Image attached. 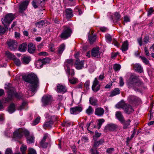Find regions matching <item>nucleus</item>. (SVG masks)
Here are the masks:
<instances>
[{"label":"nucleus","instance_id":"f257e3e1","mask_svg":"<svg viewBox=\"0 0 154 154\" xmlns=\"http://www.w3.org/2000/svg\"><path fill=\"white\" fill-rule=\"evenodd\" d=\"M24 80L26 82V85L28 89L31 92V96L34 95L33 93L36 91L39 87V79L37 76L34 73H31L23 76Z\"/></svg>","mask_w":154,"mask_h":154},{"label":"nucleus","instance_id":"f03ea898","mask_svg":"<svg viewBox=\"0 0 154 154\" xmlns=\"http://www.w3.org/2000/svg\"><path fill=\"white\" fill-rule=\"evenodd\" d=\"M128 85L133 87L135 91L138 90V88H136V86L140 87L143 85V83L139 78V76L135 74H131L127 82Z\"/></svg>","mask_w":154,"mask_h":154},{"label":"nucleus","instance_id":"7ed1b4c3","mask_svg":"<svg viewBox=\"0 0 154 154\" xmlns=\"http://www.w3.org/2000/svg\"><path fill=\"white\" fill-rule=\"evenodd\" d=\"M117 108H122L125 112L128 114H131L132 113L134 110L132 107L128 104L125 103L123 101H121L118 103L116 106Z\"/></svg>","mask_w":154,"mask_h":154},{"label":"nucleus","instance_id":"20e7f679","mask_svg":"<svg viewBox=\"0 0 154 154\" xmlns=\"http://www.w3.org/2000/svg\"><path fill=\"white\" fill-rule=\"evenodd\" d=\"M51 140L48 137V133H46L44 134L42 139L40 142V146L43 148H47L50 145Z\"/></svg>","mask_w":154,"mask_h":154},{"label":"nucleus","instance_id":"39448f33","mask_svg":"<svg viewBox=\"0 0 154 154\" xmlns=\"http://www.w3.org/2000/svg\"><path fill=\"white\" fill-rule=\"evenodd\" d=\"M14 15L11 13L6 15L5 17L2 18V22L6 28H8L9 25L14 18Z\"/></svg>","mask_w":154,"mask_h":154},{"label":"nucleus","instance_id":"423d86ee","mask_svg":"<svg viewBox=\"0 0 154 154\" xmlns=\"http://www.w3.org/2000/svg\"><path fill=\"white\" fill-rule=\"evenodd\" d=\"M53 101L52 96L48 94L44 95L42 99V106H45L51 105Z\"/></svg>","mask_w":154,"mask_h":154},{"label":"nucleus","instance_id":"0eeeda50","mask_svg":"<svg viewBox=\"0 0 154 154\" xmlns=\"http://www.w3.org/2000/svg\"><path fill=\"white\" fill-rule=\"evenodd\" d=\"M72 32V31L69 27L65 26V28L60 35V37L63 39H66L70 36Z\"/></svg>","mask_w":154,"mask_h":154},{"label":"nucleus","instance_id":"6e6552de","mask_svg":"<svg viewBox=\"0 0 154 154\" xmlns=\"http://www.w3.org/2000/svg\"><path fill=\"white\" fill-rule=\"evenodd\" d=\"M82 107L79 105L70 108V112L71 114L76 115L79 114L82 110Z\"/></svg>","mask_w":154,"mask_h":154},{"label":"nucleus","instance_id":"1a4fd4ad","mask_svg":"<svg viewBox=\"0 0 154 154\" xmlns=\"http://www.w3.org/2000/svg\"><path fill=\"white\" fill-rule=\"evenodd\" d=\"M100 85L97 78H95L93 82L92 89L94 92H97L100 89Z\"/></svg>","mask_w":154,"mask_h":154},{"label":"nucleus","instance_id":"9d476101","mask_svg":"<svg viewBox=\"0 0 154 154\" xmlns=\"http://www.w3.org/2000/svg\"><path fill=\"white\" fill-rule=\"evenodd\" d=\"M14 93V88L12 87L9 88L8 91V97L7 98H5V103H7L11 101L12 99Z\"/></svg>","mask_w":154,"mask_h":154},{"label":"nucleus","instance_id":"9b49d317","mask_svg":"<svg viewBox=\"0 0 154 154\" xmlns=\"http://www.w3.org/2000/svg\"><path fill=\"white\" fill-rule=\"evenodd\" d=\"M9 48L11 50H14L17 48V43L15 40L10 39L7 42Z\"/></svg>","mask_w":154,"mask_h":154},{"label":"nucleus","instance_id":"f8f14e48","mask_svg":"<svg viewBox=\"0 0 154 154\" xmlns=\"http://www.w3.org/2000/svg\"><path fill=\"white\" fill-rule=\"evenodd\" d=\"M128 100L129 103L132 104L139 103L140 101V100L138 97L133 95L129 96Z\"/></svg>","mask_w":154,"mask_h":154},{"label":"nucleus","instance_id":"ddd939ff","mask_svg":"<svg viewBox=\"0 0 154 154\" xmlns=\"http://www.w3.org/2000/svg\"><path fill=\"white\" fill-rule=\"evenodd\" d=\"M99 50L100 49L99 47L93 48L91 52L92 57L97 58L99 57L101 53Z\"/></svg>","mask_w":154,"mask_h":154},{"label":"nucleus","instance_id":"4468645a","mask_svg":"<svg viewBox=\"0 0 154 154\" xmlns=\"http://www.w3.org/2000/svg\"><path fill=\"white\" fill-rule=\"evenodd\" d=\"M118 126L117 125L111 123L107 125L105 127V129L106 130L114 131L116 130Z\"/></svg>","mask_w":154,"mask_h":154},{"label":"nucleus","instance_id":"2eb2a0df","mask_svg":"<svg viewBox=\"0 0 154 154\" xmlns=\"http://www.w3.org/2000/svg\"><path fill=\"white\" fill-rule=\"evenodd\" d=\"M56 91L58 92L65 93L67 91L66 86L61 84H58L57 87Z\"/></svg>","mask_w":154,"mask_h":154},{"label":"nucleus","instance_id":"dca6fc26","mask_svg":"<svg viewBox=\"0 0 154 154\" xmlns=\"http://www.w3.org/2000/svg\"><path fill=\"white\" fill-rule=\"evenodd\" d=\"M83 61H80L77 59L75 63V67L77 69H80L83 67Z\"/></svg>","mask_w":154,"mask_h":154},{"label":"nucleus","instance_id":"f3484780","mask_svg":"<svg viewBox=\"0 0 154 154\" xmlns=\"http://www.w3.org/2000/svg\"><path fill=\"white\" fill-rule=\"evenodd\" d=\"M104 112V109L101 107H98L95 109L94 114L98 116H102Z\"/></svg>","mask_w":154,"mask_h":154},{"label":"nucleus","instance_id":"a211bd4d","mask_svg":"<svg viewBox=\"0 0 154 154\" xmlns=\"http://www.w3.org/2000/svg\"><path fill=\"white\" fill-rule=\"evenodd\" d=\"M116 116L117 119L121 122L123 123L124 121V117L122 113L120 111H117L116 113Z\"/></svg>","mask_w":154,"mask_h":154},{"label":"nucleus","instance_id":"6ab92c4d","mask_svg":"<svg viewBox=\"0 0 154 154\" xmlns=\"http://www.w3.org/2000/svg\"><path fill=\"white\" fill-rule=\"evenodd\" d=\"M21 128L16 130L14 133L13 136L14 138H20L22 137V132H20Z\"/></svg>","mask_w":154,"mask_h":154},{"label":"nucleus","instance_id":"aec40b11","mask_svg":"<svg viewBox=\"0 0 154 154\" xmlns=\"http://www.w3.org/2000/svg\"><path fill=\"white\" fill-rule=\"evenodd\" d=\"M29 3L28 0H26L21 3L20 6V9L21 11L25 10L27 8V6Z\"/></svg>","mask_w":154,"mask_h":154},{"label":"nucleus","instance_id":"412c9836","mask_svg":"<svg viewBox=\"0 0 154 154\" xmlns=\"http://www.w3.org/2000/svg\"><path fill=\"white\" fill-rule=\"evenodd\" d=\"M35 50V46L32 43H29L28 47V51L30 53L32 54Z\"/></svg>","mask_w":154,"mask_h":154},{"label":"nucleus","instance_id":"4be33fe9","mask_svg":"<svg viewBox=\"0 0 154 154\" xmlns=\"http://www.w3.org/2000/svg\"><path fill=\"white\" fill-rule=\"evenodd\" d=\"M134 70L140 73H141L143 72V69L141 66L137 63L134 64L133 66Z\"/></svg>","mask_w":154,"mask_h":154},{"label":"nucleus","instance_id":"5701e85b","mask_svg":"<svg viewBox=\"0 0 154 154\" xmlns=\"http://www.w3.org/2000/svg\"><path fill=\"white\" fill-rule=\"evenodd\" d=\"M27 49V44L25 43H24L20 45L19 47V50L21 52L26 51Z\"/></svg>","mask_w":154,"mask_h":154},{"label":"nucleus","instance_id":"b1692460","mask_svg":"<svg viewBox=\"0 0 154 154\" xmlns=\"http://www.w3.org/2000/svg\"><path fill=\"white\" fill-rule=\"evenodd\" d=\"M65 12L66 16L67 18H69L73 16L72 11L71 8L66 9Z\"/></svg>","mask_w":154,"mask_h":154},{"label":"nucleus","instance_id":"393cba45","mask_svg":"<svg viewBox=\"0 0 154 154\" xmlns=\"http://www.w3.org/2000/svg\"><path fill=\"white\" fill-rule=\"evenodd\" d=\"M90 104L93 106H96L97 104V100L94 97H90L89 98Z\"/></svg>","mask_w":154,"mask_h":154},{"label":"nucleus","instance_id":"a878e982","mask_svg":"<svg viewBox=\"0 0 154 154\" xmlns=\"http://www.w3.org/2000/svg\"><path fill=\"white\" fill-rule=\"evenodd\" d=\"M120 93L119 89L118 88H116L112 91L110 92L109 97H113L119 94Z\"/></svg>","mask_w":154,"mask_h":154},{"label":"nucleus","instance_id":"bb28decb","mask_svg":"<svg viewBox=\"0 0 154 154\" xmlns=\"http://www.w3.org/2000/svg\"><path fill=\"white\" fill-rule=\"evenodd\" d=\"M104 142V140L103 138L101 139L98 141H96L94 142V147L95 148H97L99 145L102 144Z\"/></svg>","mask_w":154,"mask_h":154},{"label":"nucleus","instance_id":"cd10ccee","mask_svg":"<svg viewBox=\"0 0 154 154\" xmlns=\"http://www.w3.org/2000/svg\"><path fill=\"white\" fill-rule=\"evenodd\" d=\"M128 44L127 41H125L123 43L121 49L122 51H126L128 49Z\"/></svg>","mask_w":154,"mask_h":154},{"label":"nucleus","instance_id":"c85d7f7f","mask_svg":"<svg viewBox=\"0 0 154 154\" xmlns=\"http://www.w3.org/2000/svg\"><path fill=\"white\" fill-rule=\"evenodd\" d=\"M15 110V105L14 103H12L10 104L8 107V111L10 113L14 112Z\"/></svg>","mask_w":154,"mask_h":154},{"label":"nucleus","instance_id":"c756f323","mask_svg":"<svg viewBox=\"0 0 154 154\" xmlns=\"http://www.w3.org/2000/svg\"><path fill=\"white\" fill-rule=\"evenodd\" d=\"M131 122V121L130 119H128L126 121L124 120L123 122L121 123L123 125V128L124 129H126L130 125Z\"/></svg>","mask_w":154,"mask_h":154},{"label":"nucleus","instance_id":"7c9ffc66","mask_svg":"<svg viewBox=\"0 0 154 154\" xmlns=\"http://www.w3.org/2000/svg\"><path fill=\"white\" fill-rule=\"evenodd\" d=\"M5 54L8 58L10 59L13 60L16 57L14 55L12 54L8 51H6Z\"/></svg>","mask_w":154,"mask_h":154},{"label":"nucleus","instance_id":"2f4dec72","mask_svg":"<svg viewBox=\"0 0 154 154\" xmlns=\"http://www.w3.org/2000/svg\"><path fill=\"white\" fill-rule=\"evenodd\" d=\"M44 64L42 60L41 59L39 60L36 63V65L37 68H42L43 65Z\"/></svg>","mask_w":154,"mask_h":154},{"label":"nucleus","instance_id":"473e14b6","mask_svg":"<svg viewBox=\"0 0 154 154\" xmlns=\"http://www.w3.org/2000/svg\"><path fill=\"white\" fill-rule=\"evenodd\" d=\"M93 112L94 109L91 106H89L88 108L86 110V112L89 115L92 114Z\"/></svg>","mask_w":154,"mask_h":154},{"label":"nucleus","instance_id":"72a5a7b5","mask_svg":"<svg viewBox=\"0 0 154 154\" xmlns=\"http://www.w3.org/2000/svg\"><path fill=\"white\" fill-rule=\"evenodd\" d=\"M27 150V146L26 145L23 144L20 148V150L22 154H26V151Z\"/></svg>","mask_w":154,"mask_h":154},{"label":"nucleus","instance_id":"f704fd0d","mask_svg":"<svg viewBox=\"0 0 154 154\" xmlns=\"http://www.w3.org/2000/svg\"><path fill=\"white\" fill-rule=\"evenodd\" d=\"M34 137L33 136H29L27 137V141L28 143L30 144L34 143Z\"/></svg>","mask_w":154,"mask_h":154},{"label":"nucleus","instance_id":"c9c22d12","mask_svg":"<svg viewBox=\"0 0 154 154\" xmlns=\"http://www.w3.org/2000/svg\"><path fill=\"white\" fill-rule=\"evenodd\" d=\"M96 39V36L95 35H92L88 36V39L91 44L93 43Z\"/></svg>","mask_w":154,"mask_h":154},{"label":"nucleus","instance_id":"e433bc0d","mask_svg":"<svg viewBox=\"0 0 154 154\" xmlns=\"http://www.w3.org/2000/svg\"><path fill=\"white\" fill-rule=\"evenodd\" d=\"M21 130L20 132H22V136L23 135H24L26 136H27V137L29 136V132L27 130L21 128Z\"/></svg>","mask_w":154,"mask_h":154},{"label":"nucleus","instance_id":"4c0bfd02","mask_svg":"<svg viewBox=\"0 0 154 154\" xmlns=\"http://www.w3.org/2000/svg\"><path fill=\"white\" fill-rule=\"evenodd\" d=\"M23 63L24 64H28L30 60V57H24L23 59Z\"/></svg>","mask_w":154,"mask_h":154},{"label":"nucleus","instance_id":"58836bf2","mask_svg":"<svg viewBox=\"0 0 154 154\" xmlns=\"http://www.w3.org/2000/svg\"><path fill=\"white\" fill-rule=\"evenodd\" d=\"M44 24L45 23L43 20H41L35 23L36 26L39 28L42 27Z\"/></svg>","mask_w":154,"mask_h":154},{"label":"nucleus","instance_id":"ea45409f","mask_svg":"<svg viewBox=\"0 0 154 154\" xmlns=\"http://www.w3.org/2000/svg\"><path fill=\"white\" fill-rule=\"evenodd\" d=\"M140 57L143 63L146 65L149 64V61L144 57L140 56Z\"/></svg>","mask_w":154,"mask_h":154},{"label":"nucleus","instance_id":"a19ab883","mask_svg":"<svg viewBox=\"0 0 154 154\" xmlns=\"http://www.w3.org/2000/svg\"><path fill=\"white\" fill-rule=\"evenodd\" d=\"M67 72L68 73L69 75L70 74L71 76H73L74 75V72L73 69H70L69 67H68V66H67Z\"/></svg>","mask_w":154,"mask_h":154},{"label":"nucleus","instance_id":"79ce46f5","mask_svg":"<svg viewBox=\"0 0 154 154\" xmlns=\"http://www.w3.org/2000/svg\"><path fill=\"white\" fill-rule=\"evenodd\" d=\"M65 45L63 44H61L60 46L58 49V53L61 54L65 49Z\"/></svg>","mask_w":154,"mask_h":154},{"label":"nucleus","instance_id":"37998d69","mask_svg":"<svg viewBox=\"0 0 154 154\" xmlns=\"http://www.w3.org/2000/svg\"><path fill=\"white\" fill-rule=\"evenodd\" d=\"M27 103L25 102H23L22 103L21 105H20L17 108L19 110L21 111L27 105Z\"/></svg>","mask_w":154,"mask_h":154},{"label":"nucleus","instance_id":"c03bdc74","mask_svg":"<svg viewBox=\"0 0 154 154\" xmlns=\"http://www.w3.org/2000/svg\"><path fill=\"white\" fill-rule=\"evenodd\" d=\"M78 81L77 79L75 78H70L69 79V81L70 83L72 84H74L76 83Z\"/></svg>","mask_w":154,"mask_h":154},{"label":"nucleus","instance_id":"a18cd8bd","mask_svg":"<svg viewBox=\"0 0 154 154\" xmlns=\"http://www.w3.org/2000/svg\"><path fill=\"white\" fill-rule=\"evenodd\" d=\"M53 124V122L52 121H49L45 122L43 125L44 127H48L51 126V125Z\"/></svg>","mask_w":154,"mask_h":154},{"label":"nucleus","instance_id":"49530a36","mask_svg":"<svg viewBox=\"0 0 154 154\" xmlns=\"http://www.w3.org/2000/svg\"><path fill=\"white\" fill-rule=\"evenodd\" d=\"M105 122V120L103 119H99L98 120V129H99L101 127V126L103 124V123L104 122Z\"/></svg>","mask_w":154,"mask_h":154},{"label":"nucleus","instance_id":"de8ad7c7","mask_svg":"<svg viewBox=\"0 0 154 154\" xmlns=\"http://www.w3.org/2000/svg\"><path fill=\"white\" fill-rule=\"evenodd\" d=\"M105 38L106 42H110L112 41V37L109 34H106L105 35Z\"/></svg>","mask_w":154,"mask_h":154},{"label":"nucleus","instance_id":"09e8293b","mask_svg":"<svg viewBox=\"0 0 154 154\" xmlns=\"http://www.w3.org/2000/svg\"><path fill=\"white\" fill-rule=\"evenodd\" d=\"M14 60L15 64L17 66H19L21 65V62L19 59H17L15 57Z\"/></svg>","mask_w":154,"mask_h":154},{"label":"nucleus","instance_id":"8fccbe9b","mask_svg":"<svg viewBox=\"0 0 154 154\" xmlns=\"http://www.w3.org/2000/svg\"><path fill=\"white\" fill-rule=\"evenodd\" d=\"M101 134L100 133L98 132L97 131H96L95 132V134L94 136H93V139L95 140H96V139H95V137L98 138L100 137L101 135Z\"/></svg>","mask_w":154,"mask_h":154},{"label":"nucleus","instance_id":"3c124183","mask_svg":"<svg viewBox=\"0 0 154 154\" xmlns=\"http://www.w3.org/2000/svg\"><path fill=\"white\" fill-rule=\"evenodd\" d=\"M66 63H67L66 66L67 65L69 66V64L70 65L72 66L73 64V60L72 59H70L67 60L66 61ZM69 67V66H68Z\"/></svg>","mask_w":154,"mask_h":154},{"label":"nucleus","instance_id":"603ef678","mask_svg":"<svg viewBox=\"0 0 154 154\" xmlns=\"http://www.w3.org/2000/svg\"><path fill=\"white\" fill-rule=\"evenodd\" d=\"M8 28H6L5 27V28L3 26H0V35L4 33L6 30V29Z\"/></svg>","mask_w":154,"mask_h":154},{"label":"nucleus","instance_id":"864d4df0","mask_svg":"<svg viewBox=\"0 0 154 154\" xmlns=\"http://www.w3.org/2000/svg\"><path fill=\"white\" fill-rule=\"evenodd\" d=\"M40 119L39 117H37L35 119L33 122L32 123L33 125H35L38 124L39 122Z\"/></svg>","mask_w":154,"mask_h":154},{"label":"nucleus","instance_id":"5fc2aeb1","mask_svg":"<svg viewBox=\"0 0 154 154\" xmlns=\"http://www.w3.org/2000/svg\"><path fill=\"white\" fill-rule=\"evenodd\" d=\"M114 16L116 17V22L118 21L119 20V19L120 18L121 16L117 12H116L114 14Z\"/></svg>","mask_w":154,"mask_h":154},{"label":"nucleus","instance_id":"6e6d98bb","mask_svg":"<svg viewBox=\"0 0 154 154\" xmlns=\"http://www.w3.org/2000/svg\"><path fill=\"white\" fill-rule=\"evenodd\" d=\"M28 154H36V153L35 150L32 148H30L29 149Z\"/></svg>","mask_w":154,"mask_h":154},{"label":"nucleus","instance_id":"4d7b16f0","mask_svg":"<svg viewBox=\"0 0 154 154\" xmlns=\"http://www.w3.org/2000/svg\"><path fill=\"white\" fill-rule=\"evenodd\" d=\"M14 96L17 98L18 99H20L22 97V95L20 94H18L17 93L15 92V89L14 88V93L13 94V96Z\"/></svg>","mask_w":154,"mask_h":154},{"label":"nucleus","instance_id":"13d9d810","mask_svg":"<svg viewBox=\"0 0 154 154\" xmlns=\"http://www.w3.org/2000/svg\"><path fill=\"white\" fill-rule=\"evenodd\" d=\"M113 68L115 71H118L120 69L121 66L119 64H116L114 65Z\"/></svg>","mask_w":154,"mask_h":154},{"label":"nucleus","instance_id":"bf43d9fd","mask_svg":"<svg viewBox=\"0 0 154 154\" xmlns=\"http://www.w3.org/2000/svg\"><path fill=\"white\" fill-rule=\"evenodd\" d=\"M34 1L36 2L37 4L38 5V6H39L41 3H44V0H35Z\"/></svg>","mask_w":154,"mask_h":154},{"label":"nucleus","instance_id":"052dcab7","mask_svg":"<svg viewBox=\"0 0 154 154\" xmlns=\"http://www.w3.org/2000/svg\"><path fill=\"white\" fill-rule=\"evenodd\" d=\"M91 154H99V152H98L96 149H91Z\"/></svg>","mask_w":154,"mask_h":154},{"label":"nucleus","instance_id":"680f3d73","mask_svg":"<svg viewBox=\"0 0 154 154\" xmlns=\"http://www.w3.org/2000/svg\"><path fill=\"white\" fill-rule=\"evenodd\" d=\"M12 151L10 148H8L6 150L5 154H12Z\"/></svg>","mask_w":154,"mask_h":154},{"label":"nucleus","instance_id":"e2e57ef3","mask_svg":"<svg viewBox=\"0 0 154 154\" xmlns=\"http://www.w3.org/2000/svg\"><path fill=\"white\" fill-rule=\"evenodd\" d=\"M119 84L120 86H122L124 84V82L122 78V77H119Z\"/></svg>","mask_w":154,"mask_h":154},{"label":"nucleus","instance_id":"0e129e2a","mask_svg":"<svg viewBox=\"0 0 154 154\" xmlns=\"http://www.w3.org/2000/svg\"><path fill=\"white\" fill-rule=\"evenodd\" d=\"M154 11V10H153L152 8H150L149 10L148 11V15L150 16L152 14Z\"/></svg>","mask_w":154,"mask_h":154},{"label":"nucleus","instance_id":"69168bd1","mask_svg":"<svg viewBox=\"0 0 154 154\" xmlns=\"http://www.w3.org/2000/svg\"><path fill=\"white\" fill-rule=\"evenodd\" d=\"M124 22H125L127 23L130 21V18L127 16H125L124 17Z\"/></svg>","mask_w":154,"mask_h":154},{"label":"nucleus","instance_id":"338daca9","mask_svg":"<svg viewBox=\"0 0 154 154\" xmlns=\"http://www.w3.org/2000/svg\"><path fill=\"white\" fill-rule=\"evenodd\" d=\"M42 60L43 61V62L44 63V64H45L46 63H49L50 61V59L48 58H47L44 59Z\"/></svg>","mask_w":154,"mask_h":154},{"label":"nucleus","instance_id":"774afa93","mask_svg":"<svg viewBox=\"0 0 154 154\" xmlns=\"http://www.w3.org/2000/svg\"><path fill=\"white\" fill-rule=\"evenodd\" d=\"M49 51L51 52H53L55 50L54 48V45H51L49 46Z\"/></svg>","mask_w":154,"mask_h":154}]
</instances>
